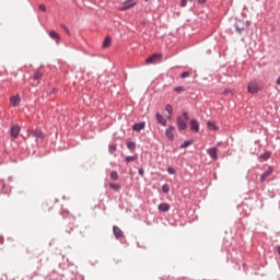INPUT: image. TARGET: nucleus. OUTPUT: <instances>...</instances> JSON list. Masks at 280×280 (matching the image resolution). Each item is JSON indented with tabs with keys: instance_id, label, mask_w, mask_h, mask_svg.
I'll return each instance as SVG.
<instances>
[{
	"instance_id": "obj_1",
	"label": "nucleus",
	"mask_w": 280,
	"mask_h": 280,
	"mask_svg": "<svg viewBox=\"0 0 280 280\" xmlns=\"http://www.w3.org/2000/svg\"><path fill=\"white\" fill-rule=\"evenodd\" d=\"M187 121H189V114L187 112H184L183 116L177 117L176 124L179 132H183V130H187Z\"/></svg>"
},
{
	"instance_id": "obj_2",
	"label": "nucleus",
	"mask_w": 280,
	"mask_h": 280,
	"mask_svg": "<svg viewBox=\"0 0 280 280\" xmlns=\"http://www.w3.org/2000/svg\"><path fill=\"white\" fill-rule=\"evenodd\" d=\"M264 89V86H261L259 84V82L257 81H252L248 86H247V91L248 93H250L252 95H255L257 93H259V91H261Z\"/></svg>"
},
{
	"instance_id": "obj_3",
	"label": "nucleus",
	"mask_w": 280,
	"mask_h": 280,
	"mask_svg": "<svg viewBox=\"0 0 280 280\" xmlns=\"http://www.w3.org/2000/svg\"><path fill=\"white\" fill-rule=\"evenodd\" d=\"M189 128L191 132L197 135V132H200V122H198L196 119H191L189 120Z\"/></svg>"
},
{
	"instance_id": "obj_4",
	"label": "nucleus",
	"mask_w": 280,
	"mask_h": 280,
	"mask_svg": "<svg viewBox=\"0 0 280 280\" xmlns=\"http://www.w3.org/2000/svg\"><path fill=\"white\" fill-rule=\"evenodd\" d=\"M176 131V127L174 126H168L165 129V137L168 139V141H174V132Z\"/></svg>"
},
{
	"instance_id": "obj_5",
	"label": "nucleus",
	"mask_w": 280,
	"mask_h": 280,
	"mask_svg": "<svg viewBox=\"0 0 280 280\" xmlns=\"http://www.w3.org/2000/svg\"><path fill=\"white\" fill-rule=\"evenodd\" d=\"M137 5V2H130V1H125L122 2L121 7L118 8L120 12H126V10H130L131 8H135Z\"/></svg>"
},
{
	"instance_id": "obj_6",
	"label": "nucleus",
	"mask_w": 280,
	"mask_h": 280,
	"mask_svg": "<svg viewBox=\"0 0 280 280\" xmlns=\"http://www.w3.org/2000/svg\"><path fill=\"white\" fill-rule=\"evenodd\" d=\"M272 172H275V167L268 166V168L260 175V183H266V178H268Z\"/></svg>"
},
{
	"instance_id": "obj_7",
	"label": "nucleus",
	"mask_w": 280,
	"mask_h": 280,
	"mask_svg": "<svg viewBox=\"0 0 280 280\" xmlns=\"http://www.w3.org/2000/svg\"><path fill=\"white\" fill-rule=\"evenodd\" d=\"M207 154L212 159V161H218V148L212 147L207 150Z\"/></svg>"
},
{
	"instance_id": "obj_8",
	"label": "nucleus",
	"mask_w": 280,
	"mask_h": 280,
	"mask_svg": "<svg viewBox=\"0 0 280 280\" xmlns=\"http://www.w3.org/2000/svg\"><path fill=\"white\" fill-rule=\"evenodd\" d=\"M162 56L159 54H153L151 57L145 59V63L147 65H154V62H156V60H161Z\"/></svg>"
},
{
	"instance_id": "obj_9",
	"label": "nucleus",
	"mask_w": 280,
	"mask_h": 280,
	"mask_svg": "<svg viewBox=\"0 0 280 280\" xmlns=\"http://www.w3.org/2000/svg\"><path fill=\"white\" fill-rule=\"evenodd\" d=\"M113 233L116 240H121V237H124V232L117 225L113 226Z\"/></svg>"
},
{
	"instance_id": "obj_10",
	"label": "nucleus",
	"mask_w": 280,
	"mask_h": 280,
	"mask_svg": "<svg viewBox=\"0 0 280 280\" xmlns=\"http://www.w3.org/2000/svg\"><path fill=\"white\" fill-rule=\"evenodd\" d=\"M10 132H11V137L13 139H16V137H19V132H21V126L19 125L12 126L10 129Z\"/></svg>"
},
{
	"instance_id": "obj_11",
	"label": "nucleus",
	"mask_w": 280,
	"mask_h": 280,
	"mask_svg": "<svg viewBox=\"0 0 280 280\" xmlns=\"http://www.w3.org/2000/svg\"><path fill=\"white\" fill-rule=\"evenodd\" d=\"M132 130H135V132H141V130H145V122H136L132 126Z\"/></svg>"
},
{
	"instance_id": "obj_12",
	"label": "nucleus",
	"mask_w": 280,
	"mask_h": 280,
	"mask_svg": "<svg viewBox=\"0 0 280 280\" xmlns=\"http://www.w3.org/2000/svg\"><path fill=\"white\" fill-rule=\"evenodd\" d=\"M155 119L158 121V124H160V126H167V119H165V117H163V115L156 113L155 114Z\"/></svg>"
},
{
	"instance_id": "obj_13",
	"label": "nucleus",
	"mask_w": 280,
	"mask_h": 280,
	"mask_svg": "<svg viewBox=\"0 0 280 280\" xmlns=\"http://www.w3.org/2000/svg\"><path fill=\"white\" fill-rule=\"evenodd\" d=\"M234 28L238 34H242V32H244V30H246L244 22L238 21L234 24Z\"/></svg>"
},
{
	"instance_id": "obj_14",
	"label": "nucleus",
	"mask_w": 280,
	"mask_h": 280,
	"mask_svg": "<svg viewBox=\"0 0 280 280\" xmlns=\"http://www.w3.org/2000/svg\"><path fill=\"white\" fill-rule=\"evenodd\" d=\"M32 136L35 137V139H42V140L45 139V133H43V131L37 129L32 131Z\"/></svg>"
},
{
	"instance_id": "obj_15",
	"label": "nucleus",
	"mask_w": 280,
	"mask_h": 280,
	"mask_svg": "<svg viewBox=\"0 0 280 280\" xmlns=\"http://www.w3.org/2000/svg\"><path fill=\"white\" fill-rule=\"evenodd\" d=\"M10 103L12 106H19L21 104V96L15 95L10 98Z\"/></svg>"
},
{
	"instance_id": "obj_16",
	"label": "nucleus",
	"mask_w": 280,
	"mask_h": 280,
	"mask_svg": "<svg viewBox=\"0 0 280 280\" xmlns=\"http://www.w3.org/2000/svg\"><path fill=\"white\" fill-rule=\"evenodd\" d=\"M159 211H161L162 213H167V211H170V206L168 203H160L158 207Z\"/></svg>"
},
{
	"instance_id": "obj_17",
	"label": "nucleus",
	"mask_w": 280,
	"mask_h": 280,
	"mask_svg": "<svg viewBox=\"0 0 280 280\" xmlns=\"http://www.w3.org/2000/svg\"><path fill=\"white\" fill-rule=\"evenodd\" d=\"M49 36H50V38H52V40H56V43H58V40H60V35L56 31H50Z\"/></svg>"
},
{
	"instance_id": "obj_18",
	"label": "nucleus",
	"mask_w": 280,
	"mask_h": 280,
	"mask_svg": "<svg viewBox=\"0 0 280 280\" xmlns=\"http://www.w3.org/2000/svg\"><path fill=\"white\" fill-rule=\"evenodd\" d=\"M270 156H272V153L270 151H266L265 153H261L259 155V159H261L262 161H268V159H270Z\"/></svg>"
},
{
	"instance_id": "obj_19",
	"label": "nucleus",
	"mask_w": 280,
	"mask_h": 280,
	"mask_svg": "<svg viewBox=\"0 0 280 280\" xmlns=\"http://www.w3.org/2000/svg\"><path fill=\"white\" fill-rule=\"evenodd\" d=\"M127 148H128V150H130V152H135V150L137 148V143L128 140L127 141Z\"/></svg>"
},
{
	"instance_id": "obj_20",
	"label": "nucleus",
	"mask_w": 280,
	"mask_h": 280,
	"mask_svg": "<svg viewBox=\"0 0 280 280\" xmlns=\"http://www.w3.org/2000/svg\"><path fill=\"white\" fill-rule=\"evenodd\" d=\"M0 187H1V194H8L11 191L10 187L5 186V183L0 182Z\"/></svg>"
},
{
	"instance_id": "obj_21",
	"label": "nucleus",
	"mask_w": 280,
	"mask_h": 280,
	"mask_svg": "<svg viewBox=\"0 0 280 280\" xmlns=\"http://www.w3.org/2000/svg\"><path fill=\"white\" fill-rule=\"evenodd\" d=\"M112 39L110 37H106L103 42V49H107V47H110Z\"/></svg>"
},
{
	"instance_id": "obj_22",
	"label": "nucleus",
	"mask_w": 280,
	"mask_h": 280,
	"mask_svg": "<svg viewBox=\"0 0 280 280\" xmlns=\"http://www.w3.org/2000/svg\"><path fill=\"white\" fill-rule=\"evenodd\" d=\"M40 78H43V72H40L39 70H36L33 74V80L38 81L40 80Z\"/></svg>"
},
{
	"instance_id": "obj_23",
	"label": "nucleus",
	"mask_w": 280,
	"mask_h": 280,
	"mask_svg": "<svg viewBox=\"0 0 280 280\" xmlns=\"http://www.w3.org/2000/svg\"><path fill=\"white\" fill-rule=\"evenodd\" d=\"M137 159H139V156H137V155H127L125 158V161H126V163H132V161H137Z\"/></svg>"
},
{
	"instance_id": "obj_24",
	"label": "nucleus",
	"mask_w": 280,
	"mask_h": 280,
	"mask_svg": "<svg viewBox=\"0 0 280 280\" xmlns=\"http://www.w3.org/2000/svg\"><path fill=\"white\" fill-rule=\"evenodd\" d=\"M110 189H113L114 191H119L121 189V184H109Z\"/></svg>"
},
{
	"instance_id": "obj_25",
	"label": "nucleus",
	"mask_w": 280,
	"mask_h": 280,
	"mask_svg": "<svg viewBox=\"0 0 280 280\" xmlns=\"http://www.w3.org/2000/svg\"><path fill=\"white\" fill-rule=\"evenodd\" d=\"M108 152L109 154H115L117 152V144H109Z\"/></svg>"
},
{
	"instance_id": "obj_26",
	"label": "nucleus",
	"mask_w": 280,
	"mask_h": 280,
	"mask_svg": "<svg viewBox=\"0 0 280 280\" xmlns=\"http://www.w3.org/2000/svg\"><path fill=\"white\" fill-rule=\"evenodd\" d=\"M191 143H194V141H191V140H186V141H184V143H182V144L179 145V148H180V149L189 148V145H191Z\"/></svg>"
},
{
	"instance_id": "obj_27",
	"label": "nucleus",
	"mask_w": 280,
	"mask_h": 280,
	"mask_svg": "<svg viewBox=\"0 0 280 280\" xmlns=\"http://www.w3.org/2000/svg\"><path fill=\"white\" fill-rule=\"evenodd\" d=\"M109 176L112 180H119V174L117 173V171H112Z\"/></svg>"
},
{
	"instance_id": "obj_28",
	"label": "nucleus",
	"mask_w": 280,
	"mask_h": 280,
	"mask_svg": "<svg viewBox=\"0 0 280 280\" xmlns=\"http://www.w3.org/2000/svg\"><path fill=\"white\" fill-rule=\"evenodd\" d=\"M207 126L210 128V130H218V126H215L214 121H208Z\"/></svg>"
},
{
	"instance_id": "obj_29",
	"label": "nucleus",
	"mask_w": 280,
	"mask_h": 280,
	"mask_svg": "<svg viewBox=\"0 0 280 280\" xmlns=\"http://www.w3.org/2000/svg\"><path fill=\"white\" fill-rule=\"evenodd\" d=\"M162 191H163V194H170V185L168 184H164L162 186Z\"/></svg>"
},
{
	"instance_id": "obj_30",
	"label": "nucleus",
	"mask_w": 280,
	"mask_h": 280,
	"mask_svg": "<svg viewBox=\"0 0 280 280\" xmlns=\"http://www.w3.org/2000/svg\"><path fill=\"white\" fill-rule=\"evenodd\" d=\"M175 93H184L185 86H176L174 88Z\"/></svg>"
},
{
	"instance_id": "obj_31",
	"label": "nucleus",
	"mask_w": 280,
	"mask_h": 280,
	"mask_svg": "<svg viewBox=\"0 0 280 280\" xmlns=\"http://www.w3.org/2000/svg\"><path fill=\"white\" fill-rule=\"evenodd\" d=\"M189 75H191V72L186 71V72H183V73L180 74V78H182V80H185V78H189Z\"/></svg>"
},
{
	"instance_id": "obj_32",
	"label": "nucleus",
	"mask_w": 280,
	"mask_h": 280,
	"mask_svg": "<svg viewBox=\"0 0 280 280\" xmlns=\"http://www.w3.org/2000/svg\"><path fill=\"white\" fill-rule=\"evenodd\" d=\"M166 172H168V174H172V175L176 174V170L174 167H172V166H168L166 168Z\"/></svg>"
},
{
	"instance_id": "obj_33",
	"label": "nucleus",
	"mask_w": 280,
	"mask_h": 280,
	"mask_svg": "<svg viewBox=\"0 0 280 280\" xmlns=\"http://www.w3.org/2000/svg\"><path fill=\"white\" fill-rule=\"evenodd\" d=\"M165 110L168 113V116L172 115V105L167 104Z\"/></svg>"
},
{
	"instance_id": "obj_34",
	"label": "nucleus",
	"mask_w": 280,
	"mask_h": 280,
	"mask_svg": "<svg viewBox=\"0 0 280 280\" xmlns=\"http://www.w3.org/2000/svg\"><path fill=\"white\" fill-rule=\"evenodd\" d=\"M61 27L65 30V32H66V34H68V36H71V32L65 24H62Z\"/></svg>"
},
{
	"instance_id": "obj_35",
	"label": "nucleus",
	"mask_w": 280,
	"mask_h": 280,
	"mask_svg": "<svg viewBox=\"0 0 280 280\" xmlns=\"http://www.w3.org/2000/svg\"><path fill=\"white\" fill-rule=\"evenodd\" d=\"M138 174L141 176V178H143V176H145V171H143V168H139Z\"/></svg>"
},
{
	"instance_id": "obj_36",
	"label": "nucleus",
	"mask_w": 280,
	"mask_h": 280,
	"mask_svg": "<svg viewBox=\"0 0 280 280\" xmlns=\"http://www.w3.org/2000/svg\"><path fill=\"white\" fill-rule=\"evenodd\" d=\"M38 9L42 10V12H47V7H45V4H39Z\"/></svg>"
},
{
	"instance_id": "obj_37",
	"label": "nucleus",
	"mask_w": 280,
	"mask_h": 280,
	"mask_svg": "<svg viewBox=\"0 0 280 280\" xmlns=\"http://www.w3.org/2000/svg\"><path fill=\"white\" fill-rule=\"evenodd\" d=\"M56 93H58V89L54 88L50 92V95H56Z\"/></svg>"
},
{
	"instance_id": "obj_38",
	"label": "nucleus",
	"mask_w": 280,
	"mask_h": 280,
	"mask_svg": "<svg viewBox=\"0 0 280 280\" xmlns=\"http://www.w3.org/2000/svg\"><path fill=\"white\" fill-rule=\"evenodd\" d=\"M187 7V1H180V8H186Z\"/></svg>"
},
{
	"instance_id": "obj_39",
	"label": "nucleus",
	"mask_w": 280,
	"mask_h": 280,
	"mask_svg": "<svg viewBox=\"0 0 280 280\" xmlns=\"http://www.w3.org/2000/svg\"><path fill=\"white\" fill-rule=\"evenodd\" d=\"M276 84H278V86H280V75H279V78L277 79Z\"/></svg>"
},
{
	"instance_id": "obj_40",
	"label": "nucleus",
	"mask_w": 280,
	"mask_h": 280,
	"mask_svg": "<svg viewBox=\"0 0 280 280\" xmlns=\"http://www.w3.org/2000/svg\"><path fill=\"white\" fill-rule=\"evenodd\" d=\"M71 231H73V228L70 226V230L69 229H66V232L67 233H71Z\"/></svg>"
},
{
	"instance_id": "obj_41",
	"label": "nucleus",
	"mask_w": 280,
	"mask_h": 280,
	"mask_svg": "<svg viewBox=\"0 0 280 280\" xmlns=\"http://www.w3.org/2000/svg\"><path fill=\"white\" fill-rule=\"evenodd\" d=\"M8 180H12V177H9Z\"/></svg>"
}]
</instances>
